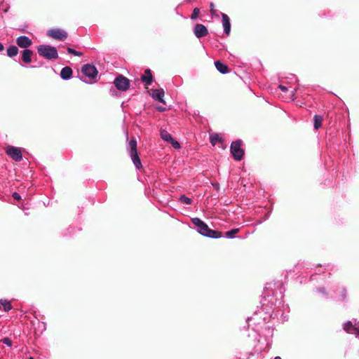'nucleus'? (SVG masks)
Masks as SVG:
<instances>
[{
  "label": "nucleus",
  "instance_id": "1",
  "mask_svg": "<svg viewBox=\"0 0 359 359\" xmlns=\"http://www.w3.org/2000/svg\"><path fill=\"white\" fill-rule=\"evenodd\" d=\"M193 224L198 227V231L203 236L218 238L222 236V233L218 231L210 229L208 226L198 217L191 219Z\"/></svg>",
  "mask_w": 359,
  "mask_h": 359
},
{
  "label": "nucleus",
  "instance_id": "2",
  "mask_svg": "<svg viewBox=\"0 0 359 359\" xmlns=\"http://www.w3.org/2000/svg\"><path fill=\"white\" fill-rule=\"evenodd\" d=\"M38 53L48 60L57 59L58 53L56 48L48 45H40L37 48Z\"/></svg>",
  "mask_w": 359,
  "mask_h": 359
},
{
  "label": "nucleus",
  "instance_id": "3",
  "mask_svg": "<svg viewBox=\"0 0 359 359\" xmlns=\"http://www.w3.org/2000/svg\"><path fill=\"white\" fill-rule=\"evenodd\" d=\"M129 153L135 166L140 169L142 168L140 158L137 151V141L133 138L129 142Z\"/></svg>",
  "mask_w": 359,
  "mask_h": 359
},
{
  "label": "nucleus",
  "instance_id": "4",
  "mask_svg": "<svg viewBox=\"0 0 359 359\" xmlns=\"http://www.w3.org/2000/svg\"><path fill=\"white\" fill-rule=\"evenodd\" d=\"M242 144V140H238L231 144V153L236 161H241L244 156V150L241 148Z\"/></svg>",
  "mask_w": 359,
  "mask_h": 359
},
{
  "label": "nucleus",
  "instance_id": "5",
  "mask_svg": "<svg viewBox=\"0 0 359 359\" xmlns=\"http://www.w3.org/2000/svg\"><path fill=\"white\" fill-rule=\"evenodd\" d=\"M114 84L118 90L126 91L129 89L130 83L128 79L121 74H119L114 79Z\"/></svg>",
  "mask_w": 359,
  "mask_h": 359
},
{
  "label": "nucleus",
  "instance_id": "6",
  "mask_svg": "<svg viewBox=\"0 0 359 359\" xmlns=\"http://www.w3.org/2000/svg\"><path fill=\"white\" fill-rule=\"evenodd\" d=\"M47 36L55 39L64 41L67 38V33L60 29H51L47 32Z\"/></svg>",
  "mask_w": 359,
  "mask_h": 359
},
{
  "label": "nucleus",
  "instance_id": "7",
  "mask_svg": "<svg viewBox=\"0 0 359 359\" xmlns=\"http://www.w3.org/2000/svg\"><path fill=\"white\" fill-rule=\"evenodd\" d=\"M6 152L15 161H20L22 158V151L20 148L13 146H8Z\"/></svg>",
  "mask_w": 359,
  "mask_h": 359
},
{
  "label": "nucleus",
  "instance_id": "8",
  "mask_svg": "<svg viewBox=\"0 0 359 359\" xmlns=\"http://www.w3.org/2000/svg\"><path fill=\"white\" fill-rule=\"evenodd\" d=\"M160 135L163 140L170 143L175 149L180 148V144L177 140H174L167 130L161 129L160 130Z\"/></svg>",
  "mask_w": 359,
  "mask_h": 359
},
{
  "label": "nucleus",
  "instance_id": "9",
  "mask_svg": "<svg viewBox=\"0 0 359 359\" xmlns=\"http://www.w3.org/2000/svg\"><path fill=\"white\" fill-rule=\"evenodd\" d=\"M82 73L90 79H94L97 75V70L96 67L90 64L84 65L81 68Z\"/></svg>",
  "mask_w": 359,
  "mask_h": 359
},
{
  "label": "nucleus",
  "instance_id": "10",
  "mask_svg": "<svg viewBox=\"0 0 359 359\" xmlns=\"http://www.w3.org/2000/svg\"><path fill=\"white\" fill-rule=\"evenodd\" d=\"M194 32L196 36L199 39L207 36L208 34V29L202 24H196Z\"/></svg>",
  "mask_w": 359,
  "mask_h": 359
},
{
  "label": "nucleus",
  "instance_id": "11",
  "mask_svg": "<svg viewBox=\"0 0 359 359\" xmlns=\"http://www.w3.org/2000/svg\"><path fill=\"white\" fill-rule=\"evenodd\" d=\"M16 43L19 47L27 49L32 44V41L28 36H20L17 38Z\"/></svg>",
  "mask_w": 359,
  "mask_h": 359
},
{
  "label": "nucleus",
  "instance_id": "12",
  "mask_svg": "<svg viewBox=\"0 0 359 359\" xmlns=\"http://www.w3.org/2000/svg\"><path fill=\"white\" fill-rule=\"evenodd\" d=\"M164 95L165 92L162 88L154 90L151 94L153 99L161 103L165 104V102L163 100Z\"/></svg>",
  "mask_w": 359,
  "mask_h": 359
},
{
  "label": "nucleus",
  "instance_id": "13",
  "mask_svg": "<svg viewBox=\"0 0 359 359\" xmlns=\"http://www.w3.org/2000/svg\"><path fill=\"white\" fill-rule=\"evenodd\" d=\"M141 80L147 86L151 84L153 82V76L149 69H145L144 74L141 76Z\"/></svg>",
  "mask_w": 359,
  "mask_h": 359
},
{
  "label": "nucleus",
  "instance_id": "14",
  "mask_svg": "<svg viewBox=\"0 0 359 359\" xmlns=\"http://www.w3.org/2000/svg\"><path fill=\"white\" fill-rule=\"evenodd\" d=\"M222 24L224 29V32L229 35L231 31L230 19L228 15L225 13L222 14Z\"/></svg>",
  "mask_w": 359,
  "mask_h": 359
},
{
  "label": "nucleus",
  "instance_id": "15",
  "mask_svg": "<svg viewBox=\"0 0 359 359\" xmlns=\"http://www.w3.org/2000/svg\"><path fill=\"white\" fill-rule=\"evenodd\" d=\"M33 54V51L29 49H25L22 51V60L25 64H29L32 61V55Z\"/></svg>",
  "mask_w": 359,
  "mask_h": 359
},
{
  "label": "nucleus",
  "instance_id": "16",
  "mask_svg": "<svg viewBox=\"0 0 359 359\" xmlns=\"http://www.w3.org/2000/svg\"><path fill=\"white\" fill-rule=\"evenodd\" d=\"M215 65L216 69L222 74H226L229 71L228 66L219 60L215 61Z\"/></svg>",
  "mask_w": 359,
  "mask_h": 359
},
{
  "label": "nucleus",
  "instance_id": "17",
  "mask_svg": "<svg viewBox=\"0 0 359 359\" xmlns=\"http://www.w3.org/2000/svg\"><path fill=\"white\" fill-rule=\"evenodd\" d=\"M72 75V69L69 67H63L60 72V76L63 79H69Z\"/></svg>",
  "mask_w": 359,
  "mask_h": 359
},
{
  "label": "nucleus",
  "instance_id": "18",
  "mask_svg": "<svg viewBox=\"0 0 359 359\" xmlns=\"http://www.w3.org/2000/svg\"><path fill=\"white\" fill-rule=\"evenodd\" d=\"M210 142L212 146H215L217 143L222 142V140L217 133H212L210 136Z\"/></svg>",
  "mask_w": 359,
  "mask_h": 359
},
{
  "label": "nucleus",
  "instance_id": "19",
  "mask_svg": "<svg viewBox=\"0 0 359 359\" xmlns=\"http://www.w3.org/2000/svg\"><path fill=\"white\" fill-rule=\"evenodd\" d=\"M18 53V48L15 46H11L7 49V55L10 57H13L17 55Z\"/></svg>",
  "mask_w": 359,
  "mask_h": 359
},
{
  "label": "nucleus",
  "instance_id": "20",
  "mask_svg": "<svg viewBox=\"0 0 359 359\" xmlns=\"http://www.w3.org/2000/svg\"><path fill=\"white\" fill-rule=\"evenodd\" d=\"M314 128L316 130L319 129L322 126V121L323 120V117L320 115H315L314 118Z\"/></svg>",
  "mask_w": 359,
  "mask_h": 359
},
{
  "label": "nucleus",
  "instance_id": "21",
  "mask_svg": "<svg viewBox=\"0 0 359 359\" xmlns=\"http://www.w3.org/2000/svg\"><path fill=\"white\" fill-rule=\"evenodd\" d=\"M354 328H357V327L354 326L351 321H348L344 325V330L348 333H353L352 331H354Z\"/></svg>",
  "mask_w": 359,
  "mask_h": 359
},
{
  "label": "nucleus",
  "instance_id": "22",
  "mask_svg": "<svg viewBox=\"0 0 359 359\" xmlns=\"http://www.w3.org/2000/svg\"><path fill=\"white\" fill-rule=\"evenodd\" d=\"M0 304L3 306L5 311H8L12 309L11 303L6 300H0Z\"/></svg>",
  "mask_w": 359,
  "mask_h": 359
},
{
  "label": "nucleus",
  "instance_id": "23",
  "mask_svg": "<svg viewBox=\"0 0 359 359\" xmlns=\"http://www.w3.org/2000/svg\"><path fill=\"white\" fill-rule=\"evenodd\" d=\"M239 229H232L231 230L226 231L225 233V236L228 238H233L234 236L239 232Z\"/></svg>",
  "mask_w": 359,
  "mask_h": 359
},
{
  "label": "nucleus",
  "instance_id": "24",
  "mask_svg": "<svg viewBox=\"0 0 359 359\" xmlns=\"http://www.w3.org/2000/svg\"><path fill=\"white\" fill-rule=\"evenodd\" d=\"M179 200L181 203H186L188 205H189L192 203V199L189 197H187L184 195L181 196L180 197Z\"/></svg>",
  "mask_w": 359,
  "mask_h": 359
},
{
  "label": "nucleus",
  "instance_id": "25",
  "mask_svg": "<svg viewBox=\"0 0 359 359\" xmlns=\"http://www.w3.org/2000/svg\"><path fill=\"white\" fill-rule=\"evenodd\" d=\"M67 52L69 54L74 55L75 56H81L83 55L82 53L78 52L72 48H67Z\"/></svg>",
  "mask_w": 359,
  "mask_h": 359
},
{
  "label": "nucleus",
  "instance_id": "26",
  "mask_svg": "<svg viewBox=\"0 0 359 359\" xmlns=\"http://www.w3.org/2000/svg\"><path fill=\"white\" fill-rule=\"evenodd\" d=\"M199 13H200L199 8H195L194 9L193 13H192L191 16V19L197 18V17L198 16Z\"/></svg>",
  "mask_w": 359,
  "mask_h": 359
},
{
  "label": "nucleus",
  "instance_id": "27",
  "mask_svg": "<svg viewBox=\"0 0 359 359\" xmlns=\"http://www.w3.org/2000/svg\"><path fill=\"white\" fill-rule=\"evenodd\" d=\"M2 342L8 346H11L12 345V341L8 337L4 338L2 339Z\"/></svg>",
  "mask_w": 359,
  "mask_h": 359
},
{
  "label": "nucleus",
  "instance_id": "28",
  "mask_svg": "<svg viewBox=\"0 0 359 359\" xmlns=\"http://www.w3.org/2000/svg\"><path fill=\"white\" fill-rule=\"evenodd\" d=\"M13 198L16 201H20L21 199L20 195L17 192H14L13 194Z\"/></svg>",
  "mask_w": 359,
  "mask_h": 359
},
{
  "label": "nucleus",
  "instance_id": "29",
  "mask_svg": "<svg viewBox=\"0 0 359 359\" xmlns=\"http://www.w3.org/2000/svg\"><path fill=\"white\" fill-rule=\"evenodd\" d=\"M156 109H157V111H158L160 112H163L165 111V108L163 107H161V106H158L156 107Z\"/></svg>",
  "mask_w": 359,
  "mask_h": 359
},
{
  "label": "nucleus",
  "instance_id": "30",
  "mask_svg": "<svg viewBox=\"0 0 359 359\" xmlns=\"http://www.w3.org/2000/svg\"><path fill=\"white\" fill-rule=\"evenodd\" d=\"M278 87L283 91H286L287 90V87H285V86H283V85H280Z\"/></svg>",
  "mask_w": 359,
  "mask_h": 359
},
{
  "label": "nucleus",
  "instance_id": "31",
  "mask_svg": "<svg viewBox=\"0 0 359 359\" xmlns=\"http://www.w3.org/2000/svg\"><path fill=\"white\" fill-rule=\"evenodd\" d=\"M210 12H211L212 13H215V11H214V4H213V3H211V4H210Z\"/></svg>",
  "mask_w": 359,
  "mask_h": 359
},
{
  "label": "nucleus",
  "instance_id": "32",
  "mask_svg": "<svg viewBox=\"0 0 359 359\" xmlns=\"http://www.w3.org/2000/svg\"><path fill=\"white\" fill-rule=\"evenodd\" d=\"M354 333L359 335V325L357 328H354Z\"/></svg>",
  "mask_w": 359,
  "mask_h": 359
},
{
  "label": "nucleus",
  "instance_id": "33",
  "mask_svg": "<svg viewBox=\"0 0 359 359\" xmlns=\"http://www.w3.org/2000/svg\"><path fill=\"white\" fill-rule=\"evenodd\" d=\"M4 49V45L0 43V51H2Z\"/></svg>",
  "mask_w": 359,
  "mask_h": 359
},
{
  "label": "nucleus",
  "instance_id": "34",
  "mask_svg": "<svg viewBox=\"0 0 359 359\" xmlns=\"http://www.w3.org/2000/svg\"><path fill=\"white\" fill-rule=\"evenodd\" d=\"M274 359H281V358H280V357H279V356H276V357H275V358H274Z\"/></svg>",
  "mask_w": 359,
  "mask_h": 359
},
{
  "label": "nucleus",
  "instance_id": "35",
  "mask_svg": "<svg viewBox=\"0 0 359 359\" xmlns=\"http://www.w3.org/2000/svg\"><path fill=\"white\" fill-rule=\"evenodd\" d=\"M29 359H34V358L31 357V358H29Z\"/></svg>",
  "mask_w": 359,
  "mask_h": 359
}]
</instances>
